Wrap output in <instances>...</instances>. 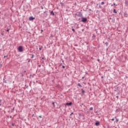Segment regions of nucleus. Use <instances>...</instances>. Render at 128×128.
<instances>
[{
	"mask_svg": "<svg viewBox=\"0 0 128 128\" xmlns=\"http://www.w3.org/2000/svg\"><path fill=\"white\" fill-rule=\"evenodd\" d=\"M2 100H0V104H2Z\"/></svg>",
	"mask_w": 128,
	"mask_h": 128,
	"instance_id": "29",
	"label": "nucleus"
},
{
	"mask_svg": "<svg viewBox=\"0 0 128 128\" xmlns=\"http://www.w3.org/2000/svg\"><path fill=\"white\" fill-rule=\"evenodd\" d=\"M94 110V108L92 107L90 108V110Z\"/></svg>",
	"mask_w": 128,
	"mask_h": 128,
	"instance_id": "14",
	"label": "nucleus"
},
{
	"mask_svg": "<svg viewBox=\"0 0 128 128\" xmlns=\"http://www.w3.org/2000/svg\"><path fill=\"white\" fill-rule=\"evenodd\" d=\"M124 18H128V13H126V12H125L124 14Z\"/></svg>",
	"mask_w": 128,
	"mask_h": 128,
	"instance_id": "3",
	"label": "nucleus"
},
{
	"mask_svg": "<svg viewBox=\"0 0 128 128\" xmlns=\"http://www.w3.org/2000/svg\"><path fill=\"white\" fill-rule=\"evenodd\" d=\"M62 68H66V66H62Z\"/></svg>",
	"mask_w": 128,
	"mask_h": 128,
	"instance_id": "28",
	"label": "nucleus"
},
{
	"mask_svg": "<svg viewBox=\"0 0 128 128\" xmlns=\"http://www.w3.org/2000/svg\"><path fill=\"white\" fill-rule=\"evenodd\" d=\"M24 72H26V70L24 71Z\"/></svg>",
	"mask_w": 128,
	"mask_h": 128,
	"instance_id": "44",
	"label": "nucleus"
},
{
	"mask_svg": "<svg viewBox=\"0 0 128 128\" xmlns=\"http://www.w3.org/2000/svg\"><path fill=\"white\" fill-rule=\"evenodd\" d=\"M6 29H7L6 32H10V28H7Z\"/></svg>",
	"mask_w": 128,
	"mask_h": 128,
	"instance_id": "18",
	"label": "nucleus"
},
{
	"mask_svg": "<svg viewBox=\"0 0 128 128\" xmlns=\"http://www.w3.org/2000/svg\"><path fill=\"white\" fill-rule=\"evenodd\" d=\"M111 6H112V5H111Z\"/></svg>",
	"mask_w": 128,
	"mask_h": 128,
	"instance_id": "40",
	"label": "nucleus"
},
{
	"mask_svg": "<svg viewBox=\"0 0 128 128\" xmlns=\"http://www.w3.org/2000/svg\"><path fill=\"white\" fill-rule=\"evenodd\" d=\"M44 14H46V16H48V12L46 11L44 12Z\"/></svg>",
	"mask_w": 128,
	"mask_h": 128,
	"instance_id": "9",
	"label": "nucleus"
},
{
	"mask_svg": "<svg viewBox=\"0 0 128 128\" xmlns=\"http://www.w3.org/2000/svg\"><path fill=\"white\" fill-rule=\"evenodd\" d=\"M62 62H64V60H62Z\"/></svg>",
	"mask_w": 128,
	"mask_h": 128,
	"instance_id": "42",
	"label": "nucleus"
},
{
	"mask_svg": "<svg viewBox=\"0 0 128 128\" xmlns=\"http://www.w3.org/2000/svg\"><path fill=\"white\" fill-rule=\"evenodd\" d=\"M2 106V103H0V106Z\"/></svg>",
	"mask_w": 128,
	"mask_h": 128,
	"instance_id": "33",
	"label": "nucleus"
},
{
	"mask_svg": "<svg viewBox=\"0 0 128 128\" xmlns=\"http://www.w3.org/2000/svg\"><path fill=\"white\" fill-rule=\"evenodd\" d=\"M118 110H116V112H118Z\"/></svg>",
	"mask_w": 128,
	"mask_h": 128,
	"instance_id": "39",
	"label": "nucleus"
},
{
	"mask_svg": "<svg viewBox=\"0 0 128 128\" xmlns=\"http://www.w3.org/2000/svg\"><path fill=\"white\" fill-rule=\"evenodd\" d=\"M78 86H80V88H82V85L80 84V83H78Z\"/></svg>",
	"mask_w": 128,
	"mask_h": 128,
	"instance_id": "12",
	"label": "nucleus"
},
{
	"mask_svg": "<svg viewBox=\"0 0 128 128\" xmlns=\"http://www.w3.org/2000/svg\"><path fill=\"white\" fill-rule=\"evenodd\" d=\"M105 44H106V46H108V42H106L105 43Z\"/></svg>",
	"mask_w": 128,
	"mask_h": 128,
	"instance_id": "15",
	"label": "nucleus"
},
{
	"mask_svg": "<svg viewBox=\"0 0 128 128\" xmlns=\"http://www.w3.org/2000/svg\"><path fill=\"white\" fill-rule=\"evenodd\" d=\"M4 84H6V80H4Z\"/></svg>",
	"mask_w": 128,
	"mask_h": 128,
	"instance_id": "20",
	"label": "nucleus"
},
{
	"mask_svg": "<svg viewBox=\"0 0 128 128\" xmlns=\"http://www.w3.org/2000/svg\"><path fill=\"white\" fill-rule=\"evenodd\" d=\"M85 93H86V91H84V90H82V94H85Z\"/></svg>",
	"mask_w": 128,
	"mask_h": 128,
	"instance_id": "17",
	"label": "nucleus"
},
{
	"mask_svg": "<svg viewBox=\"0 0 128 128\" xmlns=\"http://www.w3.org/2000/svg\"><path fill=\"white\" fill-rule=\"evenodd\" d=\"M39 118H41L42 116H39Z\"/></svg>",
	"mask_w": 128,
	"mask_h": 128,
	"instance_id": "32",
	"label": "nucleus"
},
{
	"mask_svg": "<svg viewBox=\"0 0 128 128\" xmlns=\"http://www.w3.org/2000/svg\"><path fill=\"white\" fill-rule=\"evenodd\" d=\"M96 126H100V122L98 121L96 122Z\"/></svg>",
	"mask_w": 128,
	"mask_h": 128,
	"instance_id": "8",
	"label": "nucleus"
},
{
	"mask_svg": "<svg viewBox=\"0 0 128 128\" xmlns=\"http://www.w3.org/2000/svg\"><path fill=\"white\" fill-rule=\"evenodd\" d=\"M66 106H72V102H70L69 103H66Z\"/></svg>",
	"mask_w": 128,
	"mask_h": 128,
	"instance_id": "6",
	"label": "nucleus"
},
{
	"mask_svg": "<svg viewBox=\"0 0 128 128\" xmlns=\"http://www.w3.org/2000/svg\"><path fill=\"white\" fill-rule=\"evenodd\" d=\"M101 4H104V2H102Z\"/></svg>",
	"mask_w": 128,
	"mask_h": 128,
	"instance_id": "21",
	"label": "nucleus"
},
{
	"mask_svg": "<svg viewBox=\"0 0 128 128\" xmlns=\"http://www.w3.org/2000/svg\"><path fill=\"white\" fill-rule=\"evenodd\" d=\"M89 10H91V9H90Z\"/></svg>",
	"mask_w": 128,
	"mask_h": 128,
	"instance_id": "37",
	"label": "nucleus"
},
{
	"mask_svg": "<svg viewBox=\"0 0 128 128\" xmlns=\"http://www.w3.org/2000/svg\"><path fill=\"white\" fill-rule=\"evenodd\" d=\"M87 20L88 19H86V18H82V22H86Z\"/></svg>",
	"mask_w": 128,
	"mask_h": 128,
	"instance_id": "2",
	"label": "nucleus"
},
{
	"mask_svg": "<svg viewBox=\"0 0 128 128\" xmlns=\"http://www.w3.org/2000/svg\"><path fill=\"white\" fill-rule=\"evenodd\" d=\"M40 50H42V48H39Z\"/></svg>",
	"mask_w": 128,
	"mask_h": 128,
	"instance_id": "30",
	"label": "nucleus"
},
{
	"mask_svg": "<svg viewBox=\"0 0 128 128\" xmlns=\"http://www.w3.org/2000/svg\"><path fill=\"white\" fill-rule=\"evenodd\" d=\"M72 114H73L72 112V113H71V114H70V116H72Z\"/></svg>",
	"mask_w": 128,
	"mask_h": 128,
	"instance_id": "34",
	"label": "nucleus"
},
{
	"mask_svg": "<svg viewBox=\"0 0 128 128\" xmlns=\"http://www.w3.org/2000/svg\"><path fill=\"white\" fill-rule=\"evenodd\" d=\"M114 118H115L116 120V122H118V118H116V117H115Z\"/></svg>",
	"mask_w": 128,
	"mask_h": 128,
	"instance_id": "11",
	"label": "nucleus"
},
{
	"mask_svg": "<svg viewBox=\"0 0 128 128\" xmlns=\"http://www.w3.org/2000/svg\"><path fill=\"white\" fill-rule=\"evenodd\" d=\"M99 8H102V6L100 5V6H99Z\"/></svg>",
	"mask_w": 128,
	"mask_h": 128,
	"instance_id": "24",
	"label": "nucleus"
},
{
	"mask_svg": "<svg viewBox=\"0 0 128 128\" xmlns=\"http://www.w3.org/2000/svg\"><path fill=\"white\" fill-rule=\"evenodd\" d=\"M41 32H44V30H42Z\"/></svg>",
	"mask_w": 128,
	"mask_h": 128,
	"instance_id": "31",
	"label": "nucleus"
},
{
	"mask_svg": "<svg viewBox=\"0 0 128 128\" xmlns=\"http://www.w3.org/2000/svg\"><path fill=\"white\" fill-rule=\"evenodd\" d=\"M113 12H114V14H117V12H116V9H114V10Z\"/></svg>",
	"mask_w": 128,
	"mask_h": 128,
	"instance_id": "10",
	"label": "nucleus"
},
{
	"mask_svg": "<svg viewBox=\"0 0 128 128\" xmlns=\"http://www.w3.org/2000/svg\"><path fill=\"white\" fill-rule=\"evenodd\" d=\"M116 98H118V96H117Z\"/></svg>",
	"mask_w": 128,
	"mask_h": 128,
	"instance_id": "41",
	"label": "nucleus"
},
{
	"mask_svg": "<svg viewBox=\"0 0 128 128\" xmlns=\"http://www.w3.org/2000/svg\"><path fill=\"white\" fill-rule=\"evenodd\" d=\"M114 6H117L118 5L116 4L115 3H114Z\"/></svg>",
	"mask_w": 128,
	"mask_h": 128,
	"instance_id": "23",
	"label": "nucleus"
},
{
	"mask_svg": "<svg viewBox=\"0 0 128 128\" xmlns=\"http://www.w3.org/2000/svg\"><path fill=\"white\" fill-rule=\"evenodd\" d=\"M72 30L74 32H76V30H74V28H72Z\"/></svg>",
	"mask_w": 128,
	"mask_h": 128,
	"instance_id": "16",
	"label": "nucleus"
},
{
	"mask_svg": "<svg viewBox=\"0 0 128 128\" xmlns=\"http://www.w3.org/2000/svg\"><path fill=\"white\" fill-rule=\"evenodd\" d=\"M103 78V76H102V78Z\"/></svg>",
	"mask_w": 128,
	"mask_h": 128,
	"instance_id": "43",
	"label": "nucleus"
},
{
	"mask_svg": "<svg viewBox=\"0 0 128 128\" xmlns=\"http://www.w3.org/2000/svg\"><path fill=\"white\" fill-rule=\"evenodd\" d=\"M34 58V55H32L31 58Z\"/></svg>",
	"mask_w": 128,
	"mask_h": 128,
	"instance_id": "19",
	"label": "nucleus"
},
{
	"mask_svg": "<svg viewBox=\"0 0 128 128\" xmlns=\"http://www.w3.org/2000/svg\"><path fill=\"white\" fill-rule=\"evenodd\" d=\"M50 14L52 15V16H54V11H52L50 13Z\"/></svg>",
	"mask_w": 128,
	"mask_h": 128,
	"instance_id": "7",
	"label": "nucleus"
},
{
	"mask_svg": "<svg viewBox=\"0 0 128 128\" xmlns=\"http://www.w3.org/2000/svg\"><path fill=\"white\" fill-rule=\"evenodd\" d=\"M124 4H126V6H128V0H125Z\"/></svg>",
	"mask_w": 128,
	"mask_h": 128,
	"instance_id": "4",
	"label": "nucleus"
},
{
	"mask_svg": "<svg viewBox=\"0 0 128 128\" xmlns=\"http://www.w3.org/2000/svg\"><path fill=\"white\" fill-rule=\"evenodd\" d=\"M18 50L19 52H24L22 46H19L18 48Z\"/></svg>",
	"mask_w": 128,
	"mask_h": 128,
	"instance_id": "1",
	"label": "nucleus"
},
{
	"mask_svg": "<svg viewBox=\"0 0 128 128\" xmlns=\"http://www.w3.org/2000/svg\"><path fill=\"white\" fill-rule=\"evenodd\" d=\"M8 58V56H4V58Z\"/></svg>",
	"mask_w": 128,
	"mask_h": 128,
	"instance_id": "25",
	"label": "nucleus"
},
{
	"mask_svg": "<svg viewBox=\"0 0 128 128\" xmlns=\"http://www.w3.org/2000/svg\"><path fill=\"white\" fill-rule=\"evenodd\" d=\"M52 104L53 105V106H54V108H56V106H54V102H53L52 103Z\"/></svg>",
	"mask_w": 128,
	"mask_h": 128,
	"instance_id": "13",
	"label": "nucleus"
},
{
	"mask_svg": "<svg viewBox=\"0 0 128 128\" xmlns=\"http://www.w3.org/2000/svg\"><path fill=\"white\" fill-rule=\"evenodd\" d=\"M40 8H42V10H44V6H40Z\"/></svg>",
	"mask_w": 128,
	"mask_h": 128,
	"instance_id": "22",
	"label": "nucleus"
},
{
	"mask_svg": "<svg viewBox=\"0 0 128 128\" xmlns=\"http://www.w3.org/2000/svg\"><path fill=\"white\" fill-rule=\"evenodd\" d=\"M12 126H14V124H12Z\"/></svg>",
	"mask_w": 128,
	"mask_h": 128,
	"instance_id": "27",
	"label": "nucleus"
},
{
	"mask_svg": "<svg viewBox=\"0 0 128 128\" xmlns=\"http://www.w3.org/2000/svg\"><path fill=\"white\" fill-rule=\"evenodd\" d=\"M10 118H12V116H10Z\"/></svg>",
	"mask_w": 128,
	"mask_h": 128,
	"instance_id": "38",
	"label": "nucleus"
},
{
	"mask_svg": "<svg viewBox=\"0 0 128 128\" xmlns=\"http://www.w3.org/2000/svg\"><path fill=\"white\" fill-rule=\"evenodd\" d=\"M112 120V121H114V118H112V120Z\"/></svg>",
	"mask_w": 128,
	"mask_h": 128,
	"instance_id": "26",
	"label": "nucleus"
},
{
	"mask_svg": "<svg viewBox=\"0 0 128 128\" xmlns=\"http://www.w3.org/2000/svg\"><path fill=\"white\" fill-rule=\"evenodd\" d=\"M34 20V17H32V16H30V17L29 18V20Z\"/></svg>",
	"mask_w": 128,
	"mask_h": 128,
	"instance_id": "5",
	"label": "nucleus"
},
{
	"mask_svg": "<svg viewBox=\"0 0 128 128\" xmlns=\"http://www.w3.org/2000/svg\"><path fill=\"white\" fill-rule=\"evenodd\" d=\"M98 61H100V60H99V59H98Z\"/></svg>",
	"mask_w": 128,
	"mask_h": 128,
	"instance_id": "35",
	"label": "nucleus"
},
{
	"mask_svg": "<svg viewBox=\"0 0 128 128\" xmlns=\"http://www.w3.org/2000/svg\"><path fill=\"white\" fill-rule=\"evenodd\" d=\"M82 78H84V77H82Z\"/></svg>",
	"mask_w": 128,
	"mask_h": 128,
	"instance_id": "36",
	"label": "nucleus"
}]
</instances>
